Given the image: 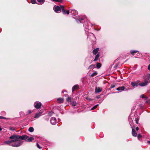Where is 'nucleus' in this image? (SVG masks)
<instances>
[{"instance_id":"nucleus-41","label":"nucleus","mask_w":150,"mask_h":150,"mask_svg":"<svg viewBox=\"0 0 150 150\" xmlns=\"http://www.w3.org/2000/svg\"><path fill=\"white\" fill-rule=\"evenodd\" d=\"M86 99H87V100H91V99L90 98H88V97H86Z\"/></svg>"},{"instance_id":"nucleus-34","label":"nucleus","mask_w":150,"mask_h":150,"mask_svg":"<svg viewBox=\"0 0 150 150\" xmlns=\"http://www.w3.org/2000/svg\"><path fill=\"white\" fill-rule=\"evenodd\" d=\"M119 64V63H118L116 64L114 66V68H116L117 67H118V65Z\"/></svg>"},{"instance_id":"nucleus-25","label":"nucleus","mask_w":150,"mask_h":150,"mask_svg":"<svg viewBox=\"0 0 150 150\" xmlns=\"http://www.w3.org/2000/svg\"><path fill=\"white\" fill-rule=\"evenodd\" d=\"M95 65V64H92L89 66L88 68V69H91L92 67L94 68Z\"/></svg>"},{"instance_id":"nucleus-8","label":"nucleus","mask_w":150,"mask_h":150,"mask_svg":"<svg viewBox=\"0 0 150 150\" xmlns=\"http://www.w3.org/2000/svg\"><path fill=\"white\" fill-rule=\"evenodd\" d=\"M64 101V99L63 98H59L57 99V102L59 103H63Z\"/></svg>"},{"instance_id":"nucleus-10","label":"nucleus","mask_w":150,"mask_h":150,"mask_svg":"<svg viewBox=\"0 0 150 150\" xmlns=\"http://www.w3.org/2000/svg\"><path fill=\"white\" fill-rule=\"evenodd\" d=\"M132 136L135 137H137V132L132 127Z\"/></svg>"},{"instance_id":"nucleus-9","label":"nucleus","mask_w":150,"mask_h":150,"mask_svg":"<svg viewBox=\"0 0 150 150\" xmlns=\"http://www.w3.org/2000/svg\"><path fill=\"white\" fill-rule=\"evenodd\" d=\"M149 82L148 81H146L144 82H142L139 84V85L142 86H144L146 85Z\"/></svg>"},{"instance_id":"nucleus-38","label":"nucleus","mask_w":150,"mask_h":150,"mask_svg":"<svg viewBox=\"0 0 150 150\" xmlns=\"http://www.w3.org/2000/svg\"><path fill=\"white\" fill-rule=\"evenodd\" d=\"M115 86L114 85H112L111 86L110 88H115Z\"/></svg>"},{"instance_id":"nucleus-36","label":"nucleus","mask_w":150,"mask_h":150,"mask_svg":"<svg viewBox=\"0 0 150 150\" xmlns=\"http://www.w3.org/2000/svg\"><path fill=\"white\" fill-rule=\"evenodd\" d=\"M45 0H37L38 2L40 3L43 2Z\"/></svg>"},{"instance_id":"nucleus-29","label":"nucleus","mask_w":150,"mask_h":150,"mask_svg":"<svg viewBox=\"0 0 150 150\" xmlns=\"http://www.w3.org/2000/svg\"><path fill=\"white\" fill-rule=\"evenodd\" d=\"M139 117H138L137 118H135V121L136 122L137 124H138V122L139 120Z\"/></svg>"},{"instance_id":"nucleus-3","label":"nucleus","mask_w":150,"mask_h":150,"mask_svg":"<svg viewBox=\"0 0 150 150\" xmlns=\"http://www.w3.org/2000/svg\"><path fill=\"white\" fill-rule=\"evenodd\" d=\"M60 7L62 8V13L64 14H65L66 13H67V14H69V10H68L67 11H66V12L65 10L64 9V8L63 6L61 5Z\"/></svg>"},{"instance_id":"nucleus-39","label":"nucleus","mask_w":150,"mask_h":150,"mask_svg":"<svg viewBox=\"0 0 150 150\" xmlns=\"http://www.w3.org/2000/svg\"><path fill=\"white\" fill-rule=\"evenodd\" d=\"M146 102L147 103H150V100H146Z\"/></svg>"},{"instance_id":"nucleus-26","label":"nucleus","mask_w":150,"mask_h":150,"mask_svg":"<svg viewBox=\"0 0 150 150\" xmlns=\"http://www.w3.org/2000/svg\"><path fill=\"white\" fill-rule=\"evenodd\" d=\"M71 104H72V106H76L77 103L76 101H74L72 102Z\"/></svg>"},{"instance_id":"nucleus-33","label":"nucleus","mask_w":150,"mask_h":150,"mask_svg":"<svg viewBox=\"0 0 150 150\" xmlns=\"http://www.w3.org/2000/svg\"><path fill=\"white\" fill-rule=\"evenodd\" d=\"M55 1L58 2L62 3L63 2V0H56Z\"/></svg>"},{"instance_id":"nucleus-35","label":"nucleus","mask_w":150,"mask_h":150,"mask_svg":"<svg viewBox=\"0 0 150 150\" xmlns=\"http://www.w3.org/2000/svg\"><path fill=\"white\" fill-rule=\"evenodd\" d=\"M10 130H15V129L14 128V127H10Z\"/></svg>"},{"instance_id":"nucleus-4","label":"nucleus","mask_w":150,"mask_h":150,"mask_svg":"<svg viewBox=\"0 0 150 150\" xmlns=\"http://www.w3.org/2000/svg\"><path fill=\"white\" fill-rule=\"evenodd\" d=\"M34 106L36 109H39L42 106V104L41 103L35 102L34 104Z\"/></svg>"},{"instance_id":"nucleus-47","label":"nucleus","mask_w":150,"mask_h":150,"mask_svg":"<svg viewBox=\"0 0 150 150\" xmlns=\"http://www.w3.org/2000/svg\"><path fill=\"white\" fill-rule=\"evenodd\" d=\"M97 98H100V96H97Z\"/></svg>"},{"instance_id":"nucleus-46","label":"nucleus","mask_w":150,"mask_h":150,"mask_svg":"<svg viewBox=\"0 0 150 150\" xmlns=\"http://www.w3.org/2000/svg\"><path fill=\"white\" fill-rule=\"evenodd\" d=\"M147 143L149 144H150V141H147Z\"/></svg>"},{"instance_id":"nucleus-45","label":"nucleus","mask_w":150,"mask_h":150,"mask_svg":"<svg viewBox=\"0 0 150 150\" xmlns=\"http://www.w3.org/2000/svg\"><path fill=\"white\" fill-rule=\"evenodd\" d=\"M45 120L47 121H48L49 120V118H47L46 119H45Z\"/></svg>"},{"instance_id":"nucleus-37","label":"nucleus","mask_w":150,"mask_h":150,"mask_svg":"<svg viewBox=\"0 0 150 150\" xmlns=\"http://www.w3.org/2000/svg\"><path fill=\"white\" fill-rule=\"evenodd\" d=\"M0 119H6V118L5 117H4L0 116Z\"/></svg>"},{"instance_id":"nucleus-5","label":"nucleus","mask_w":150,"mask_h":150,"mask_svg":"<svg viewBox=\"0 0 150 150\" xmlns=\"http://www.w3.org/2000/svg\"><path fill=\"white\" fill-rule=\"evenodd\" d=\"M64 96L67 97L66 98V100L68 103L71 102V100L73 99L72 98L69 96L67 94L64 95Z\"/></svg>"},{"instance_id":"nucleus-21","label":"nucleus","mask_w":150,"mask_h":150,"mask_svg":"<svg viewBox=\"0 0 150 150\" xmlns=\"http://www.w3.org/2000/svg\"><path fill=\"white\" fill-rule=\"evenodd\" d=\"M12 143L11 140H8L6 141H5L4 142V143L5 144H10L11 143Z\"/></svg>"},{"instance_id":"nucleus-2","label":"nucleus","mask_w":150,"mask_h":150,"mask_svg":"<svg viewBox=\"0 0 150 150\" xmlns=\"http://www.w3.org/2000/svg\"><path fill=\"white\" fill-rule=\"evenodd\" d=\"M23 142L20 140L14 142V143L11 144V146L13 147H18L22 144Z\"/></svg>"},{"instance_id":"nucleus-14","label":"nucleus","mask_w":150,"mask_h":150,"mask_svg":"<svg viewBox=\"0 0 150 150\" xmlns=\"http://www.w3.org/2000/svg\"><path fill=\"white\" fill-rule=\"evenodd\" d=\"M131 84L133 87L137 86L138 85H139L138 83L136 82H132Z\"/></svg>"},{"instance_id":"nucleus-15","label":"nucleus","mask_w":150,"mask_h":150,"mask_svg":"<svg viewBox=\"0 0 150 150\" xmlns=\"http://www.w3.org/2000/svg\"><path fill=\"white\" fill-rule=\"evenodd\" d=\"M42 112H39L38 113H37L35 115L34 118H38L40 116H41Z\"/></svg>"},{"instance_id":"nucleus-31","label":"nucleus","mask_w":150,"mask_h":150,"mask_svg":"<svg viewBox=\"0 0 150 150\" xmlns=\"http://www.w3.org/2000/svg\"><path fill=\"white\" fill-rule=\"evenodd\" d=\"M31 3L32 4H35L36 3V1L35 0H31Z\"/></svg>"},{"instance_id":"nucleus-22","label":"nucleus","mask_w":150,"mask_h":150,"mask_svg":"<svg viewBox=\"0 0 150 150\" xmlns=\"http://www.w3.org/2000/svg\"><path fill=\"white\" fill-rule=\"evenodd\" d=\"M96 67L97 68H100L101 66V64L99 63H97L96 65Z\"/></svg>"},{"instance_id":"nucleus-1","label":"nucleus","mask_w":150,"mask_h":150,"mask_svg":"<svg viewBox=\"0 0 150 150\" xmlns=\"http://www.w3.org/2000/svg\"><path fill=\"white\" fill-rule=\"evenodd\" d=\"M9 139H11L12 143L16 142L19 140V138L18 135L13 134L10 136Z\"/></svg>"},{"instance_id":"nucleus-19","label":"nucleus","mask_w":150,"mask_h":150,"mask_svg":"<svg viewBox=\"0 0 150 150\" xmlns=\"http://www.w3.org/2000/svg\"><path fill=\"white\" fill-rule=\"evenodd\" d=\"M34 138L33 137H30L25 140L26 142H30L34 140Z\"/></svg>"},{"instance_id":"nucleus-32","label":"nucleus","mask_w":150,"mask_h":150,"mask_svg":"<svg viewBox=\"0 0 150 150\" xmlns=\"http://www.w3.org/2000/svg\"><path fill=\"white\" fill-rule=\"evenodd\" d=\"M37 146L39 149H41L42 147H40L38 143H37Z\"/></svg>"},{"instance_id":"nucleus-17","label":"nucleus","mask_w":150,"mask_h":150,"mask_svg":"<svg viewBox=\"0 0 150 150\" xmlns=\"http://www.w3.org/2000/svg\"><path fill=\"white\" fill-rule=\"evenodd\" d=\"M100 57V53L99 52L96 55L95 59H94L93 61L94 62H96L97 61L99 57Z\"/></svg>"},{"instance_id":"nucleus-28","label":"nucleus","mask_w":150,"mask_h":150,"mask_svg":"<svg viewBox=\"0 0 150 150\" xmlns=\"http://www.w3.org/2000/svg\"><path fill=\"white\" fill-rule=\"evenodd\" d=\"M98 104H97L95 105L91 109V110H94L98 106Z\"/></svg>"},{"instance_id":"nucleus-23","label":"nucleus","mask_w":150,"mask_h":150,"mask_svg":"<svg viewBox=\"0 0 150 150\" xmlns=\"http://www.w3.org/2000/svg\"><path fill=\"white\" fill-rule=\"evenodd\" d=\"M98 74V73L97 72H95L93 73L90 76L91 77H93L95 76H96Z\"/></svg>"},{"instance_id":"nucleus-27","label":"nucleus","mask_w":150,"mask_h":150,"mask_svg":"<svg viewBox=\"0 0 150 150\" xmlns=\"http://www.w3.org/2000/svg\"><path fill=\"white\" fill-rule=\"evenodd\" d=\"M140 97L142 98H145V100H146L148 99L144 95L141 96Z\"/></svg>"},{"instance_id":"nucleus-6","label":"nucleus","mask_w":150,"mask_h":150,"mask_svg":"<svg viewBox=\"0 0 150 150\" xmlns=\"http://www.w3.org/2000/svg\"><path fill=\"white\" fill-rule=\"evenodd\" d=\"M18 137L19 140H25L28 138L29 137L28 136L26 135H23L22 136L18 135Z\"/></svg>"},{"instance_id":"nucleus-20","label":"nucleus","mask_w":150,"mask_h":150,"mask_svg":"<svg viewBox=\"0 0 150 150\" xmlns=\"http://www.w3.org/2000/svg\"><path fill=\"white\" fill-rule=\"evenodd\" d=\"M138 52V51H137L135 50H133L131 51L130 52L132 55H134L135 53H136L137 52Z\"/></svg>"},{"instance_id":"nucleus-13","label":"nucleus","mask_w":150,"mask_h":150,"mask_svg":"<svg viewBox=\"0 0 150 150\" xmlns=\"http://www.w3.org/2000/svg\"><path fill=\"white\" fill-rule=\"evenodd\" d=\"M62 9L61 7H60L58 6H56L55 8L54 11L56 12H57L59 11H60Z\"/></svg>"},{"instance_id":"nucleus-42","label":"nucleus","mask_w":150,"mask_h":150,"mask_svg":"<svg viewBox=\"0 0 150 150\" xmlns=\"http://www.w3.org/2000/svg\"><path fill=\"white\" fill-rule=\"evenodd\" d=\"M148 69L149 70H150V64L148 65Z\"/></svg>"},{"instance_id":"nucleus-12","label":"nucleus","mask_w":150,"mask_h":150,"mask_svg":"<svg viewBox=\"0 0 150 150\" xmlns=\"http://www.w3.org/2000/svg\"><path fill=\"white\" fill-rule=\"evenodd\" d=\"M79 88V86L78 85L76 84L74 85L72 88V91L73 92L75 90H77Z\"/></svg>"},{"instance_id":"nucleus-18","label":"nucleus","mask_w":150,"mask_h":150,"mask_svg":"<svg viewBox=\"0 0 150 150\" xmlns=\"http://www.w3.org/2000/svg\"><path fill=\"white\" fill-rule=\"evenodd\" d=\"M125 89V87L124 86L121 87H119L116 89V90L117 91H123Z\"/></svg>"},{"instance_id":"nucleus-43","label":"nucleus","mask_w":150,"mask_h":150,"mask_svg":"<svg viewBox=\"0 0 150 150\" xmlns=\"http://www.w3.org/2000/svg\"><path fill=\"white\" fill-rule=\"evenodd\" d=\"M136 129L137 131L139 130V128L138 127H136Z\"/></svg>"},{"instance_id":"nucleus-40","label":"nucleus","mask_w":150,"mask_h":150,"mask_svg":"<svg viewBox=\"0 0 150 150\" xmlns=\"http://www.w3.org/2000/svg\"><path fill=\"white\" fill-rule=\"evenodd\" d=\"M31 113V112L30 110H29L28 111V113L29 114H30Z\"/></svg>"},{"instance_id":"nucleus-24","label":"nucleus","mask_w":150,"mask_h":150,"mask_svg":"<svg viewBox=\"0 0 150 150\" xmlns=\"http://www.w3.org/2000/svg\"><path fill=\"white\" fill-rule=\"evenodd\" d=\"M28 130L30 132H32L34 131V129L33 127H31L29 128Z\"/></svg>"},{"instance_id":"nucleus-7","label":"nucleus","mask_w":150,"mask_h":150,"mask_svg":"<svg viewBox=\"0 0 150 150\" xmlns=\"http://www.w3.org/2000/svg\"><path fill=\"white\" fill-rule=\"evenodd\" d=\"M56 118L54 117H52L51 118V119L50 120V122L51 123L52 125H55L56 122Z\"/></svg>"},{"instance_id":"nucleus-30","label":"nucleus","mask_w":150,"mask_h":150,"mask_svg":"<svg viewBox=\"0 0 150 150\" xmlns=\"http://www.w3.org/2000/svg\"><path fill=\"white\" fill-rule=\"evenodd\" d=\"M137 136V138L139 140H140V139L142 137V135L140 134H138Z\"/></svg>"},{"instance_id":"nucleus-11","label":"nucleus","mask_w":150,"mask_h":150,"mask_svg":"<svg viewBox=\"0 0 150 150\" xmlns=\"http://www.w3.org/2000/svg\"><path fill=\"white\" fill-rule=\"evenodd\" d=\"M102 90V89L101 88L96 87V88L95 91L96 93H98L101 92Z\"/></svg>"},{"instance_id":"nucleus-44","label":"nucleus","mask_w":150,"mask_h":150,"mask_svg":"<svg viewBox=\"0 0 150 150\" xmlns=\"http://www.w3.org/2000/svg\"><path fill=\"white\" fill-rule=\"evenodd\" d=\"M119 59V58H117V59H116L115 60V62H116V61H118Z\"/></svg>"},{"instance_id":"nucleus-16","label":"nucleus","mask_w":150,"mask_h":150,"mask_svg":"<svg viewBox=\"0 0 150 150\" xmlns=\"http://www.w3.org/2000/svg\"><path fill=\"white\" fill-rule=\"evenodd\" d=\"M99 50V48H97L93 50V54L96 55L98 52Z\"/></svg>"},{"instance_id":"nucleus-48","label":"nucleus","mask_w":150,"mask_h":150,"mask_svg":"<svg viewBox=\"0 0 150 150\" xmlns=\"http://www.w3.org/2000/svg\"><path fill=\"white\" fill-rule=\"evenodd\" d=\"M52 1H55L56 0H51Z\"/></svg>"}]
</instances>
